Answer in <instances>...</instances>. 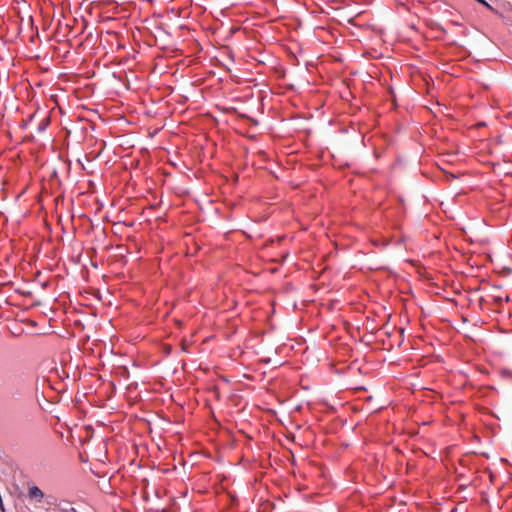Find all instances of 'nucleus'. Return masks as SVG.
Instances as JSON below:
<instances>
[{
  "mask_svg": "<svg viewBox=\"0 0 512 512\" xmlns=\"http://www.w3.org/2000/svg\"><path fill=\"white\" fill-rule=\"evenodd\" d=\"M28 496L34 498L37 501H41L44 498V493L37 486H31L28 490Z\"/></svg>",
  "mask_w": 512,
  "mask_h": 512,
  "instance_id": "obj_1",
  "label": "nucleus"
},
{
  "mask_svg": "<svg viewBox=\"0 0 512 512\" xmlns=\"http://www.w3.org/2000/svg\"><path fill=\"white\" fill-rule=\"evenodd\" d=\"M479 3L492 10L493 8L485 0H477Z\"/></svg>",
  "mask_w": 512,
  "mask_h": 512,
  "instance_id": "obj_3",
  "label": "nucleus"
},
{
  "mask_svg": "<svg viewBox=\"0 0 512 512\" xmlns=\"http://www.w3.org/2000/svg\"><path fill=\"white\" fill-rule=\"evenodd\" d=\"M493 301L496 304L500 305L503 301H509V296L508 295H505V296L497 295V296L493 297Z\"/></svg>",
  "mask_w": 512,
  "mask_h": 512,
  "instance_id": "obj_2",
  "label": "nucleus"
}]
</instances>
